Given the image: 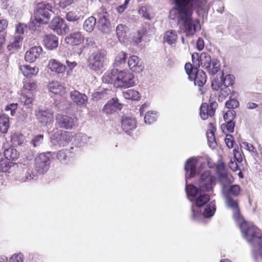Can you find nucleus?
Here are the masks:
<instances>
[{"label":"nucleus","instance_id":"1","mask_svg":"<svg viewBox=\"0 0 262 262\" xmlns=\"http://www.w3.org/2000/svg\"><path fill=\"white\" fill-rule=\"evenodd\" d=\"M185 191L188 199L193 202L191 206V217L199 221L202 216L208 218L212 216L216 210L215 202H209L210 196L191 184H186Z\"/></svg>","mask_w":262,"mask_h":262},{"label":"nucleus","instance_id":"2","mask_svg":"<svg viewBox=\"0 0 262 262\" xmlns=\"http://www.w3.org/2000/svg\"><path fill=\"white\" fill-rule=\"evenodd\" d=\"M177 8L170 11L169 17L173 19L176 14L179 21H182L184 28V32L187 36H192L197 30L201 29L200 21L198 19L192 20L191 15L192 11L189 6V3L194 2L198 8H201L205 5L207 0H174Z\"/></svg>","mask_w":262,"mask_h":262},{"label":"nucleus","instance_id":"3","mask_svg":"<svg viewBox=\"0 0 262 262\" xmlns=\"http://www.w3.org/2000/svg\"><path fill=\"white\" fill-rule=\"evenodd\" d=\"M241 232L247 242L253 246V251L262 243V233L260 230L253 224L243 221L239 225Z\"/></svg>","mask_w":262,"mask_h":262},{"label":"nucleus","instance_id":"4","mask_svg":"<svg viewBox=\"0 0 262 262\" xmlns=\"http://www.w3.org/2000/svg\"><path fill=\"white\" fill-rule=\"evenodd\" d=\"M51 5L46 2L38 3L34 12V21L36 23L47 24L51 17Z\"/></svg>","mask_w":262,"mask_h":262},{"label":"nucleus","instance_id":"5","mask_svg":"<svg viewBox=\"0 0 262 262\" xmlns=\"http://www.w3.org/2000/svg\"><path fill=\"white\" fill-rule=\"evenodd\" d=\"M209 73L214 75L220 69V62L216 59H211L210 56L206 53H202L200 55V65Z\"/></svg>","mask_w":262,"mask_h":262},{"label":"nucleus","instance_id":"6","mask_svg":"<svg viewBox=\"0 0 262 262\" xmlns=\"http://www.w3.org/2000/svg\"><path fill=\"white\" fill-rule=\"evenodd\" d=\"M105 59L106 54L104 51L98 50L94 52L88 58V67L94 71L99 72L103 68Z\"/></svg>","mask_w":262,"mask_h":262},{"label":"nucleus","instance_id":"7","mask_svg":"<svg viewBox=\"0 0 262 262\" xmlns=\"http://www.w3.org/2000/svg\"><path fill=\"white\" fill-rule=\"evenodd\" d=\"M115 78V86L117 88H128L135 84L134 76L133 73L127 71H119L117 69Z\"/></svg>","mask_w":262,"mask_h":262},{"label":"nucleus","instance_id":"8","mask_svg":"<svg viewBox=\"0 0 262 262\" xmlns=\"http://www.w3.org/2000/svg\"><path fill=\"white\" fill-rule=\"evenodd\" d=\"M52 144L59 147H63L68 144L72 139V133L69 132L56 129L50 137Z\"/></svg>","mask_w":262,"mask_h":262},{"label":"nucleus","instance_id":"9","mask_svg":"<svg viewBox=\"0 0 262 262\" xmlns=\"http://www.w3.org/2000/svg\"><path fill=\"white\" fill-rule=\"evenodd\" d=\"M215 184V177L211 173L210 171L206 170L200 177L199 182V190L206 192L212 191Z\"/></svg>","mask_w":262,"mask_h":262},{"label":"nucleus","instance_id":"10","mask_svg":"<svg viewBox=\"0 0 262 262\" xmlns=\"http://www.w3.org/2000/svg\"><path fill=\"white\" fill-rule=\"evenodd\" d=\"M51 152L41 153L35 159V168L36 170L40 174L46 172L50 167V157Z\"/></svg>","mask_w":262,"mask_h":262},{"label":"nucleus","instance_id":"11","mask_svg":"<svg viewBox=\"0 0 262 262\" xmlns=\"http://www.w3.org/2000/svg\"><path fill=\"white\" fill-rule=\"evenodd\" d=\"M109 15L106 11L99 12L97 14V28L102 33L108 34L112 30V25L108 19Z\"/></svg>","mask_w":262,"mask_h":262},{"label":"nucleus","instance_id":"12","mask_svg":"<svg viewBox=\"0 0 262 262\" xmlns=\"http://www.w3.org/2000/svg\"><path fill=\"white\" fill-rule=\"evenodd\" d=\"M56 125L59 128L70 129L76 124V120L74 118L67 115L59 114L56 116Z\"/></svg>","mask_w":262,"mask_h":262},{"label":"nucleus","instance_id":"13","mask_svg":"<svg viewBox=\"0 0 262 262\" xmlns=\"http://www.w3.org/2000/svg\"><path fill=\"white\" fill-rule=\"evenodd\" d=\"M222 75L220 79H214L212 80L211 86L214 90L217 91L222 86L229 87L233 83L234 77L233 75L228 74L224 77V73L221 72Z\"/></svg>","mask_w":262,"mask_h":262},{"label":"nucleus","instance_id":"14","mask_svg":"<svg viewBox=\"0 0 262 262\" xmlns=\"http://www.w3.org/2000/svg\"><path fill=\"white\" fill-rule=\"evenodd\" d=\"M53 112L51 110H39L36 112V116L42 125L47 126L53 122Z\"/></svg>","mask_w":262,"mask_h":262},{"label":"nucleus","instance_id":"15","mask_svg":"<svg viewBox=\"0 0 262 262\" xmlns=\"http://www.w3.org/2000/svg\"><path fill=\"white\" fill-rule=\"evenodd\" d=\"M51 28L58 34L66 33L69 28L64 20L59 17L54 18L51 23Z\"/></svg>","mask_w":262,"mask_h":262},{"label":"nucleus","instance_id":"16","mask_svg":"<svg viewBox=\"0 0 262 262\" xmlns=\"http://www.w3.org/2000/svg\"><path fill=\"white\" fill-rule=\"evenodd\" d=\"M222 193L226 199V204H228V199L233 202H237L236 200L232 199L231 196H237L241 191L240 187L237 185H233L230 186H224L222 188Z\"/></svg>","mask_w":262,"mask_h":262},{"label":"nucleus","instance_id":"17","mask_svg":"<svg viewBox=\"0 0 262 262\" xmlns=\"http://www.w3.org/2000/svg\"><path fill=\"white\" fill-rule=\"evenodd\" d=\"M197 164L198 160L195 158H191L185 162L184 169L186 180L187 179L193 178L196 175Z\"/></svg>","mask_w":262,"mask_h":262},{"label":"nucleus","instance_id":"18","mask_svg":"<svg viewBox=\"0 0 262 262\" xmlns=\"http://www.w3.org/2000/svg\"><path fill=\"white\" fill-rule=\"evenodd\" d=\"M24 87L29 91L24 92L20 99L21 102L24 103L26 105H29L32 103L34 99V95L32 91L35 89L36 84L33 82H28L25 84Z\"/></svg>","mask_w":262,"mask_h":262},{"label":"nucleus","instance_id":"19","mask_svg":"<svg viewBox=\"0 0 262 262\" xmlns=\"http://www.w3.org/2000/svg\"><path fill=\"white\" fill-rule=\"evenodd\" d=\"M217 171L219 181L222 184V187L227 186L233 181V177L227 172L224 166L217 167Z\"/></svg>","mask_w":262,"mask_h":262},{"label":"nucleus","instance_id":"20","mask_svg":"<svg viewBox=\"0 0 262 262\" xmlns=\"http://www.w3.org/2000/svg\"><path fill=\"white\" fill-rule=\"evenodd\" d=\"M84 36L82 32L74 31L70 33L65 38L66 42L71 46H78L84 41Z\"/></svg>","mask_w":262,"mask_h":262},{"label":"nucleus","instance_id":"21","mask_svg":"<svg viewBox=\"0 0 262 262\" xmlns=\"http://www.w3.org/2000/svg\"><path fill=\"white\" fill-rule=\"evenodd\" d=\"M70 97L73 102L77 105L82 107L86 106L88 98L84 94L74 90L70 93Z\"/></svg>","mask_w":262,"mask_h":262},{"label":"nucleus","instance_id":"22","mask_svg":"<svg viewBox=\"0 0 262 262\" xmlns=\"http://www.w3.org/2000/svg\"><path fill=\"white\" fill-rule=\"evenodd\" d=\"M127 63L130 70L135 72L139 73L144 69L142 61L136 55L130 56L128 59Z\"/></svg>","mask_w":262,"mask_h":262},{"label":"nucleus","instance_id":"23","mask_svg":"<svg viewBox=\"0 0 262 262\" xmlns=\"http://www.w3.org/2000/svg\"><path fill=\"white\" fill-rule=\"evenodd\" d=\"M121 127L127 134L136 127V121L134 118L128 116H123L121 121Z\"/></svg>","mask_w":262,"mask_h":262},{"label":"nucleus","instance_id":"24","mask_svg":"<svg viewBox=\"0 0 262 262\" xmlns=\"http://www.w3.org/2000/svg\"><path fill=\"white\" fill-rule=\"evenodd\" d=\"M42 49L40 46L31 48L26 52L25 58L29 62H33L38 58L42 53Z\"/></svg>","mask_w":262,"mask_h":262},{"label":"nucleus","instance_id":"25","mask_svg":"<svg viewBox=\"0 0 262 262\" xmlns=\"http://www.w3.org/2000/svg\"><path fill=\"white\" fill-rule=\"evenodd\" d=\"M190 80H193L194 84L199 87L203 86L206 82L207 77L204 72L201 70L195 71Z\"/></svg>","mask_w":262,"mask_h":262},{"label":"nucleus","instance_id":"26","mask_svg":"<svg viewBox=\"0 0 262 262\" xmlns=\"http://www.w3.org/2000/svg\"><path fill=\"white\" fill-rule=\"evenodd\" d=\"M48 67L52 72H55L57 74L63 73L66 71V66L54 59L49 61Z\"/></svg>","mask_w":262,"mask_h":262},{"label":"nucleus","instance_id":"27","mask_svg":"<svg viewBox=\"0 0 262 262\" xmlns=\"http://www.w3.org/2000/svg\"><path fill=\"white\" fill-rule=\"evenodd\" d=\"M43 42L44 46L49 50H53L58 46V38L53 34L46 35L44 37Z\"/></svg>","mask_w":262,"mask_h":262},{"label":"nucleus","instance_id":"28","mask_svg":"<svg viewBox=\"0 0 262 262\" xmlns=\"http://www.w3.org/2000/svg\"><path fill=\"white\" fill-rule=\"evenodd\" d=\"M121 108V104L117 98H112L104 106L103 111L106 114H111Z\"/></svg>","mask_w":262,"mask_h":262},{"label":"nucleus","instance_id":"29","mask_svg":"<svg viewBox=\"0 0 262 262\" xmlns=\"http://www.w3.org/2000/svg\"><path fill=\"white\" fill-rule=\"evenodd\" d=\"M20 70L23 75L27 77H31L38 73V68L36 67H32L29 65H22L19 67Z\"/></svg>","mask_w":262,"mask_h":262},{"label":"nucleus","instance_id":"30","mask_svg":"<svg viewBox=\"0 0 262 262\" xmlns=\"http://www.w3.org/2000/svg\"><path fill=\"white\" fill-rule=\"evenodd\" d=\"M37 176L33 172L32 170L27 167L24 168L23 170V173L20 177V180L21 182H25L31 180H36Z\"/></svg>","mask_w":262,"mask_h":262},{"label":"nucleus","instance_id":"31","mask_svg":"<svg viewBox=\"0 0 262 262\" xmlns=\"http://www.w3.org/2000/svg\"><path fill=\"white\" fill-rule=\"evenodd\" d=\"M178 35L174 30H170L167 31L163 36V41L169 45H171L176 42Z\"/></svg>","mask_w":262,"mask_h":262},{"label":"nucleus","instance_id":"32","mask_svg":"<svg viewBox=\"0 0 262 262\" xmlns=\"http://www.w3.org/2000/svg\"><path fill=\"white\" fill-rule=\"evenodd\" d=\"M49 90L55 94L61 95L64 93V88L58 81H52L48 84Z\"/></svg>","mask_w":262,"mask_h":262},{"label":"nucleus","instance_id":"33","mask_svg":"<svg viewBox=\"0 0 262 262\" xmlns=\"http://www.w3.org/2000/svg\"><path fill=\"white\" fill-rule=\"evenodd\" d=\"M128 28L126 26L119 24L116 28V34L119 40L123 42L126 38Z\"/></svg>","mask_w":262,"mask_h":262},{"label":"nucleus","instance_id":"34","mask_svg":"<svg viewBox=\"0 0 262 262\" xmlns=\"http://www.w3.org/2000/svg\"><path fill=\"white\" fill-rule=\"evenodd\" d=\"M116 72L117 69H113L111 71H107L105 73L102 78L103 82L107 84L114 83L115 85Z\"/></svg>","mask_w":262,"mask_h":262},{"label":"nucleus","instance_id":"35","mask_svg":"<svg viewBox=\"0 0 262 262\" xmlns=\"http://www.w3.org/2000/svg\"><path fill=\"white\" fill-rule=\"evenodd\" d=\"M228 207L231 209L233 211V218L235 221H238L241 218V214L239 212V209L237 202H233L232 201L229 200L228 201V204H227Z\"/></svg>","mask_w":262,"mask_h":262},{"label":"nucleus","instance_id":"36","mask_svg":"<svg viewBox=\"0 0 262 262\" xmlns=\"http://www.w3.org/2000/svg\"><path fill=\"white\" fill-rule=\"evenodd\" d=\"M97 18L94 16L88 18L83 23V29L86 32H91L94 29Z\"/></svg>","mask_w":262,"mask_h":262},{"label":"nucleus","instance_id":"37","mask_svg":"<svg viewBox=\"0 0 262 262\" xmlns=\"http://www.w3.org/2000/svg\"><path fill=\"white\" fill-rule=\"evenodd\" d=\"M122 95L125 99L132 100H138L140 97L139 92L133 89L123 91Z\"/></svg>","mask_w":262,"mask_h":262},{"label":"nucleus","instance_id":"38","mask_svg":"<svg viewBox=\"0 0 262 262\" xmlns=\"http://www.w3.org/2000/svg\"><path fill=\"white\" fill-rule=\"evenodd\" d=\"M9 127V119L6 115H2L0 116V132L6 133Z\"/></svg>","mask_w":262,"mask_h":262},{"label":"nucleus","instance_id":"39","mask_svg":"<svg viewBox=\"0 0 262 262\" xmlns=\"http://www.w3.org/2000/svg\"><path fill=\"white\" fill-rule=\"evenodd\" d=\"M4 155L6 159L13 161L18 158L19 154L16 149L9 148L4 150Z\"/></svg>","mask_w":262,"mask_h":262},{"label":"nucleus","instance_id":"40","mask_svg":"<svg viewBox=\"0 0 262 262\" xmlns=\"http://www.w3.org/2000/svg\"><path fill=\"white\" fill-rule=\"evenodd\" d=\"M127 57V54L124 52L121 51L117 54L115 57L114 65L115 67H118L123 63H125Z\"/></svg>","mask_w":262,"mask_h":262},{"label":"nucleus","instance_id":"41","mask_svg":"<svg viewBox=\"0 0 262 262\" xmlns=\"http://www.w3.org/2000/svg\"><path fill=\"white\" fill-rule=\"evenodd\" d=\"M157 114L156 112H147L144 117V121L146 124H150L155 122L157 118Z\"/></svg>","mask_w":262,"mask_h":262},{"label":"nucleus","instance_id":"42","mask_svg":"<svg viewBox=\"0 0 262 262\" xmlns=\"http://www.w3.org/2000/svg\"><path fill=\"white\" fill-rule=\"evenodd\" d=\"M66 18L69 21H77L81 19L77 11H71L67 13Z\"/></svg>","mask_w":262,"mask_h":262},{"label":"nucleus","instance_id":"43","mask_svg":"<svg viewBox=\"0 0 262 262\" xmlns=\"http://www.w3.org/2000/svg\"><path fill=\"white\" fill-rule=\"evenodd\" d=\"M220 89L221 90L219 95V101L222 102L231 93V91L230 89L227 86H222Z\"/></svg>","mask_w":262,"mask_h":262},{"label":"nucleus","instance_id":"44","mask_svg":"<svg viewBox=\"0 0 262 262\" xmlns=\"http://www.w3.org/2000/svg\"><path fill=\"white\" fill-rule=\"evenodd\" d=\"M226 123L222 124L221 125V128L224 132H225V130L229 133H233L234 132L235 127V122L233 121H225Z\"/></svg>","mask_w":262,"mask_h":262},{"label":"nucleus","instance_id":"45","mask_svg":"<svg viewBox=\"0 0 262 262\" xmlns=\"http://www.w3.org/2000/svg\"><path fill=\"white\" fill-rule=\"evenodd\" d=\"M88 139L86 135L82 133L76 134L74 138L75 144L77 145H82L87 142Z\"/></svg>","mask_w":262,"mask_h":262},{"label":"nucleus","instance_id":"46","mask_svg":"<svg viewBox=\"0 0 262 262\" xmlns=\"http://www.w3.org/2000/svg\"><path fill=\"white\" fill-rule=\"evenodd\" d=\"M206 136L208 140V144L211 148H214L216 145L215 136L212 130L208 131L206 133Z\"/></svg>","mask_w":262,"mask_h":262},{"label":"nucleus","instance_id":"47","mask_svg":"<svg viewBox=\"0 0 262 262\" xmlns=\"http://www.w3.org/2000/svg\"><path fill=\"white\" fill-rule=\"evenodd\" d=\"M24 140L23 135L18 133H15L11 136V141L15 145H20Z\"/></svg>","mask_w":262,"mask_h":262},{"label":"nucleus","instance_id":"48","mask_svg":"<svg viewBox=\"0 0 262 262\" xmlns=\"http://www.w3.org/2000/svg\"><path fill=\"white\" fill-rule=\"evenodd\" d=\"M208 105L203 103L200 107V116L203 120H206L208 117Z\"/></svg>","mask_w":262,"mask_h":262},{"label":"nucleus","instance_id":"49","mask_svg":"<svg viewBox=\"0 0 262 262\" xmlns=\"http://www.w3.org/2000/svg\"><path fill=\"white\" fill-rule=\"evenodd\" d=\"M241 148H243L250 152L254 153L255 155H257L258 153L256 148L253 146V145L247 142H243L241 144Z\"/></svg>","mask_w":262,"mask_h":262},{"label":"nucleus","instance_id":"50","mask_svg":"<svg viewBox=\"0 0 262 262\" xmlns=\"http://www.w3.org/2000/svg\"><path fill=\"white\" fill-rule=\"evenodd\" d=\"M225 105L227 108L233 110L239 106V102L235 99H230L226 102Z\"/></svg>","mask_w":262,"mask_h":262},{"label":"nucleus","instance_id":"51","mask_svg":"<svg viewBox=\"0 0 262 262\" xmlns=\"http://www.w3.org/2000/svg\"><path fill=\"white\" fill-rule=\"evenodd\" d=\"M139 14L141 15L143 17L147 19H150L151 17L149 12V9L147 8L146 7H141L139 11H138Z\"/></svg>","mask_w":262,"mask_h":262},{"label":"nucleus","instance_id":"52","mask_svg":"<svg viewBox=\"0 0 262 262\" xmlns=\"http://www.w3.org/2000/svg\"><path fill=\"white\" fill-rule=\"evenodd\" d=\"M198 67H195V69H193L192 65L190 63H187L185 66V70L187 74L188 75L189 78H191L192 74H194V72L196 71Z\"/></svg>","mask_w":262,"mask_h":262},{"label":"nucleus","instance_id":"53","mask_svg":"<svg viewBox=\"0 0 262 262\" xmlns=\"http://www.w3.org/2000/svg\"><path fill=\"white\" fill-rule=\"evenodd\" d=\"M236 116V112L234 110H229L224 115L225 121H233Z\"/></svg>","mask_w":262,"mask_h":262},{"label":"nucleus","instance_id":"54","mask_svg":"<svg viewBox=\"0 0 262 262\" xmlns=\"http://www.w3.org/2000/svg\"><path fill=\"white\" fill-rule=\"evenodd\" d=\"M66 71L67 74H69L71 72L72 70L75 68L77 66V63L75 61H70L69 60H67L66 61Z\"/></svg>","mask_w":262,"mask_h":262},{"label":"nucleus","instance_id":"55","mask_svg":"<svg viewBox=\"0 0 262 262\" xmlns=\"http://www.w3.org/2000/svg\"><path fill=\"white\" fill-rule=\"evenodd\" d=\"M43 136L42 135L35 136L31 140V143L34 147H36L40 145L43 141Z\"/></svg>","mask_w":262,"mask_h":262},{"label":"nucleus","instance_id":"56","mask_svg":"<svg viewBox=\"0 0 262 262\" xmlns=\"http://www.w3.org/2000/svg\"><path fill=\"white\" fill-rule=\"evenodd\" d=\"M24 257L21 253L14 254L10 258L9 262H23Z\"/></svg>","mask_w":262,"mask_h":262},{"label":"nucleus","instance_id":"57","mask_svg":"<svg viewBox=\"0 0 262 262\" xmlns=\"http://www.w3.org/2000/svg\"><path fill=\"white\" fill-rule=\"evenodd\" d=\"M56 158L61 162H64L68 158V156L64 150H60L56 153Z\"/></svg>","mask_w":262,"mask_h":262},{"label":"nucleus","instance_id":"58","mask_svg":"<svg viewBox=\"0 0 262 262\" xmlns=\"http://www.w3.org/2000/svg\"><path fill=\"white\" fill-rule=\"evenodd\" d=\"M74 3L75 0H60L58 5L60 7L64 9Z\"/></svg>","mask_w":262,"mask_h":262},{"label":"nucleus","instance_id":"59","mask_svg":"<svg viewBox=\"0 0 262 262\" xmlns=\"http://www.w3.org/2000/svg\"><path fill=\"white\" fill-rule=\"evenodd\" d=\"M225 142L228 147L231 148L233 147L234 140L231 135L228 134L225 139Z\"/></svg>","mask_w":262,"mask_h":262},{"label":"nucleus","instance_id":"60","mask_svg":"<svg viewBox=\"0 0 262 262\" xmlns=\"http://www.w3.org/2000/svg\"><path fill=\"white\" fill-rule=\"evenodd\" d=\"M17 108V103H11L5 107L6 111H10L11 116H14L15 114V111Z\"/></svg>","mask_w":262,"mask_h":262},{"label":"nucleus","instance_id":"61","mask_svg":"<svg viewBox=\"0 0 262 262\" xmlns=\"http://www.w3.org/2000/svg\"><path fill=\"white\" fill-rule=\"evenodd\" d=\"M217 106V104L216 102H213L208 105V116L212 117L214 116L215 110Z\"/></svg>","mask_w":262,"mask_h":262},{"label":"nucleus","instance_id":"62","mask_svg":"<svg viewBox=\"0 0 262 262\" xmlns=\"http://www.w3.org/2000/svg\"><path fill=\"white\" fill-rule=\"evenodd\" d=\"M193 66L199 67L200 66V55L198 53H193L191 55Z\"/></svg>","mask_w":262,"mask_h":262},{"label":"nucleus","instance_id":"63","mask_svg":"<svg viewBox=\"0 0 262 262\" xmlns=\"http://www.w3.org/2000/svg\"><path fill=\"white\" fill-rule=\"evenodd\" d=\"M21 40H22V38L20 36H18L17 40L13 42L12 45H8L7 46L8 50H11V49L13 48H14L15 49H17L19 47V42Z\"/></svg>","mask_w":262,"mask_h":262},{"label":"nucleus","instance_id":"64","mask_svg":"<svg viewBox=\"0 0 262 262\" xmlns=\"http://www.w3.org/2000/svg\"><path fill=\"white\" fill-rule=\"evenodd\" d=\"M26 28V25L19 24L16 27V32L18 34H22L24 32V30Z\"/></svg>","mask_w":262,"mask_h":262}]
</instances>
